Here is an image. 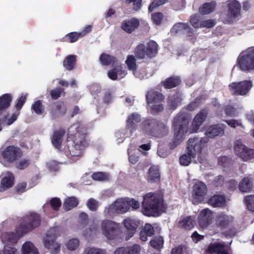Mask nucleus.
<instances>
[{"instance_id":"34","label":"nucleus","mask_w":254,"mask_h":254,"mask_svg":"<svg viewBox=\"0 0 254 254\" xmlns=\"http://www.w3.org/2000/svg\"><path fill=\"white\" fill-rule=\"evenodd\" d=\"M216 7V2L215 1H211L210 2H205L201 5L199 8V11L203 15L208 14L213 12Z\"/></svg>"},{"instance_id":"43","label":"nucleus","mask_w":254,"mask_h":254,"mask_svg":"<svg viewBox=\"0 0 254 254\" xmlns=\"http://www.w3.org/2000/svg\"><path fill=\"white\" fill-rule=\"evenodd\" d=\"M79 38H82L79 32H72L66 34L63 38V41L68 43H74Z\"/></svg>"},{"instance_id":"48","label":"nucleus","mask_w":254,"mask_h":254,"mask_svg":"<svg viewBox=\"0 0 254 254\" xmlns=\"http://www.w3.org/2000/svg\"><path fill=\"white\" fill-rule=\"evenodd\" d=\"M245 202L248 209L252 212H254V195L246 196L245 197Z\"/></svg>"},{"instance_id":"41","label":"nucleus","mask_w":254,"mask_h":254,"mask_svg":"<svg viewBox=\"0 0 254 254\" xmlns=\"http://www.w3.org/2000/svg\"><path fill=\"white\" fill-rule=\"evenodd\" d=\"M150 244L153 248L157 250H160L163 247V238L160 236L153 237L150 241Z\"/></svg>"},{"instance_id":"59","label":"nucleus","mask_w":254,"mask_h":254,"mask_svg":"<svg viewBox=\"0 0 254 254\" xmlns=\"http://www.w3.org/2000/svg\"><path fill=\"white\" fill-rule=\"evenodd\" d=\"M30 164V160L27 159H23L16 164V168L19 170H24Z\"/></svg>"},{"instance_id":"42","label":"nucleus","mask_w":254,"mask_h":254,"mask_svg":"<svg viewBox=\"0 0 254 254\" xmlns=\"http://www.w3.org/2000/svg\"><path fill=\"white\" fill-rule=\"evenodd\" d=\"M125 63L129 70L134 71L137 69V65L136 64V59L133 55H128Z\"/></svg>"},{"instance_id":"45","label":"nucleus","mask_w":254,"mask_h":254,"mask_svg":"<svg viewBox=\"0 0 254 254\" xmlns=\"http://www.w3.org/2000/svg\"><path fill=\"white\" fill-rule=\"evenodd\" d=\"M49 204L54 210L59 211L62 205V201L60 198L55 197L50 199Z\"/></svg>"},{"instance_id":"13","label":"nucleus","mask_w":254,"mask_h":254,"mask_svg":"<svg viewBox=\"0 0 254 254\" xmlns=\"http://www.w3.org/2000/svg\"><path fill=\"white\" fill-rule=\"evenodd\" d=\"M234 151L243 161H247L254 158V149L247 147L239 140L235 143Z\"/></svg>"},{"instance_id":"44","label":"nucleus","mask_w":254,"mask_h":254,"mask_svg":"<svg viewBox=\"0 0 254 254\" xmlns=\"http://www.w3.org/2000/svg\"><path fill=\"white\" fill-rule=\"evenodd\" d=\"M31 109L37 115L42 114L44 111V108L41 100H39L34 102L32 105Z\"/></svg>"},{"instance_id":"8","label":"nucleus","mask_w":254,"mask_h":254,"mask_svg":"<svg viewBox=\"0 0 254 254\" xmlns=\"http://www.w3.org/2000/svg\"><path fill=\"white\" fill-rule=\"evenodd\" d=\"M237 64L241 70H254V47L248 48L239 55Z\"/></svg>"},{"instance_id":"55","label":"nucleus","mask_w":254,"mask_h":254,"mask_svg":"<svg viewBox=\"0 0 254 254\" xmlns=\"http://www.w3.org/2000/svg\"><path fill=\"white\" fill-rule=\"evenodd\" d=\"M85 254H106V251L101 249L87 248L84 251Z\"/></svg>"},{"instance_id":"32","label":"nucleus","mask_w":254,"mask_h":254,"mask_svg":"<svg viewBox=\"0 0 254 254\" xmlns=\"http://www.w3.org/2000/svg\"><path fill=\"white\" fill-rule=\"evenodd\" d=\"M207 251L211 254H228V252L224 249V245L220 243L210 244Z\"/></svg>"},{"instance_id":"3","label":"nucleus","mask_w":254,"mask_h":254,"mask_svg":"<svg viewBox=\"0 0 254 254\" xmlns=\"http://www.w3.org/2000/svg\"><path fill=\"white\" fill-rule=\"evenodd\" d=\"M74 129V131L68 134V139H71L73 142V145L69 148V153L73 157L80 156L83 154V151L89 144L87 129L80 124L73 125L70 128V129Z\"/></svg>"},{"instance_id":"56","label":"nucleus","mask_w":254,"mask_h":254,"mask_svg":"<svg viewBox=\"0 0 254 254\" xmlns=\"http://www.w3.org/2000/svg\"><path fill=\"white\" fill-rule=\"evenodd\" d=\"M224 184V178L222 175H219L215 177L213 181L212 182V184L213 186L218 188L221 187L223 186Z\"/></svg>"},{"instance_id":"21","label":"nucleus","mask_w":254,"mask_h":254,"mask_svg":"<svg viewBox=\"0 0 254 254\" xmlns=\"http://www.w3.org/2000/svg\"><path fill=\"white\" fill-rule=\"evenodd\" d=\"M227 18L229 21H232L233 19L240 14L241 4L237 0H233L229 2Z\"/></svg>"},{"instance_id":"37","label":"nucleus","mask_w":254,"mask_h":254,"mask_svg":"<svg viewBox=\"0 0 254 254\" xmlns=\"http://www.w3.org/2000/svg\"><path fill=\"white\" fill-rule=\"evenodd\" d=\"M22 254H38V252L31 242H26L22 245Z\"/></svg>"},{"instance_id":"5","label":"nucleus","mask_w":254,"mask_h":254,"mask_svg":"<svg viewBox=\"0 0 254 254\" xmlns=\"http://www.w3.org/2000/svg\"><path fill=\"white\" fill-rule=\"evenodd\" d=\"M207 142V138L194 137L189 139L187 144V154H184L180 157V164L188 166L191 162V159L197 156L198 160L202 163L203 159L201 157V151Z\"/></svg>"},{"instance_id":"7","label":"nucleus","mask_w":254,"mask_h":254,"mask_svg":"<svg viewBox=\"0 0 254 254\" xmlns=\"http://www.w3.org/2000/svg\"><path fill=\"white\" fill-rule=\"evenodd\" d=\"M215 225L217 228L225 230L222 233L225 237H234L237 231L234 225V218L230 215L224 213L217 214L215 218Z\"/></svg>"},{"instance_id":"29","label":"nucleus","mask_w":254,"mask_h":254,"mask_svg":"<svg viewBox=\"0 0 254 254\" xmlns=\"http://www.w3.org/2000/svg\"><path fill=\"white\" fill-rule=\"evenodd\" d=\"M148 181L150 183H156L160 181V173L159 168L157 166H151L148 171Z\"/></svg>"},{"instance_id":"36","label":"nucleus","mask_w":254,"mask_h":254,"mask_svg":"<svg viewBox=\"0 0 254 254\" xmlns=\"http://www.w3.org/2000/svg\"><path fill=\"white\" fill-rule=\"evenodd\" d=\"M100 61L104 65H113L116 62V58L111 55L102 53L99 58Z\"/></svg>"},{"instance_id":"16","label":"nucleus","mask_w":254,"mask_h":254,"mask_svg":"<svg viewBox=\"0 0 254 254\" xmlns=\"http://www.w3.org/2000/svg\"><path fill=\"white\" fill-rule=\"evenodd\" d=\"M66 112V106L62 101L54 102L51 105L50 114L53 120L64 116Z\"/></svg>"},{"instance_id":"26","label":"nucleus","mask_w":254,"mask_h":254,"mask_svg":"<svg viewBox=\"0 0 254 254\" xmlns=\"http://www.w3.org/2000/svg\"><path fill=\"white\" fill-rule=\"evenodd\" d=\"M224 134L223 127L219 125H211L206 130V136L208 138H214L216 136H222Z\"/></svg>"},{"instance_id":"47","label":"nucleus","mask_w":254,"mask_h":254,"mask_svg":"<svg viewBox=\"0 0 254 254\" xmlns=\"http://www.w3.org/2000/svg\"><path fill=\"white\" fill-rule=\"evenodd\" d=\"M190 22L194 28L200 27L201 17L199 15H193L190 17Z\"/></svg>"},{"instance_id":"24","label":"nucleus","mask_w":254,"mask_h":254,"mask_svg":"<svg viewBox=\"0 0 254 254\" xmlns=\"http://www.w3.org/2000/svg\"><path fill=\"white\" fill-rule=\"evenodd\" d=\"M182 82V79L180 76L172 75L162 81L163 87L166 89H170L179 86Z\"/></svg>"},{"instance_id":"62","label":"nucleus","mask_w":254,"mask_h":254,"mask_svg":"<svg viewBox=\"0 0 254 254\" xmlns=\"http://www.w3.org/2000/svg\"><path fill=\"white\" fill-rule=\"evenodd\" d=\"M27 183L22 182L18 184L14 188V191L18 194H21L25 191Z\"/></svg>"},{"instance_id":"58","label":"nucleus","mask_w":254,"mask_h":254,"mask_svg":"<svg viewBox=\"0 0 254 254\" xmlns=\"http://www.w3.org/2000/svg\"><path fill=\"white\" fill-rule=\"evenodd\" d=\"M92 178L96 181H104L108 179V175L105 173L99 172L93 173Z\"/></svg>"},{"instance_id":"6","label":"nucleus","mask_w":254,"mask_h":254,"mask_svg":"<svg viewBox=\"0 0 254 254\" xmlns=\"http://www.w3.org/2000/svg\"><path fill=\"white\" fill-rule=\"evenodd\" d=\"M141 128L145 134L159 138L166 136L169 131L166 124L160 120L154 118L144 121L141 123Z\"/></svg>"},{"instance_id":"30","label":"nucleus","mask_w":254,"mask_h":254,"mask_svg":"<svg viewBox=\"0 0 254 254\" xmlns=\"http://www.w3.org/2000/svg\"><path fill=\"white\" fill-rule=\"evenodd\" d=\"M140 250L139 245L134 244L132 246L118 248L114 254H138Z\"/></svg>"},{"instance_id":"50","label":"nucleus","mask_w":254,"mask_h":254,"mask_svg":"<svg viewBox=\"0 0 254 254\" xmlns=\"http://www.w3.org/2000/svg\"><path fill=\"white\" fill-rule=\"evenodd\" d=\"M232 162V159L226 156L220 157L218 161V164L224 167H227L231 164Z\"/></svg>"},{"instance_id":"63","label":"nucleus","mask_w":254,"mask_h":254,"mask_svg":"<svg viewBox=\"0 0 254 254\" xmlns=\"http://www.w3.org/2000/svg\"><path fill=\"white\" fill-rule=\"evenodd\" d=\"M87 205L91 211H95L98 207V202L95 199L90 198L87 202Z\"/></svg>"},{"instance_id":"64","label":"nucleus","mask_w":254,"mask_h":254,"mask_svg":"<svg viewBox=\"0 0 254 254\" xmlns=\"http://www.w3.org/2000/svg\"><path fill=\"white\" fill-rule=\"evenodd\" d=\"M115 68L117 71L118 76H119L120 79L124 77L125 75L127 74V72L125 68L122 66V65L116 66Z\"/></svg>"},{"instance_id":"1","label":"nucleus","mask_w":254,"mask_h":254,"mask_svg":"<svg viewBox=\"0 0 254 254\" xmlns=\"http://www.w3.org/2000/svg\"><path fill=\"white\" fill-rule=\"evenodd\" d=\"M208 114V110L204 108L195 116L190 129L189 128L190 115L185 112H180L174 118L172 123L174 130V138L169 143V148L173 149L185 139L186 133L197 132L200 126L205 121Z\"/></svg>"},{"instance_id":"23","label":"nucleus","mask_w":254,"mask_h":254,"mask_svg":"<svg viewBox=\"0 0 254 254\" xmlns=\"http://www.w3.org/2000/svg\"><path fill=\"white\" fill-rule=\"evenodd\" d=\"M141 121L140 116L137 113H133L128 116L127 120V128L130 132H134L137 127V124Z\"/></svg>"},{"instance_id":"53","label":"nucleus","mask_w":254,"mask_h":254,"mask_svg":"<svg viewBox=\"0 0 254 254\" xmlns=\"http://www.w3.org/2000/svg\"><path fill=\"white\" fill-rule=\"evenodd\" d=\"M27 97L26 95H21L15 101V107L17 110L19 111L26 101Z\"/></svg>"},{"instance_id":"28","label":"nucleus","mask_w":254,"mask_h":254,"mask_svg":"<svg viewBox=\"0 0 254 254\" xmlns=\"http://www.w3.org/2000/svg\"><path fill=\"white\" fill-rule=\"evenodd\" d=\"M65 131L63 129L55 130L53 132L52 138V142L54 147L60 149L62 147V143L63 140V137L64 135Z\"/></svg>"},{"instance_id":"27","label":"nucleus","mask_w":254,"mask_h":254,"mask_svg":"<svg viewBox=\"0 0 254 254\" xmlns=\"http://www.w3.org/2000/svg\"><path fill=\"white\" fill-rule=\"evenodd\" d=\"M226 202V198L224 195L215 194L210 196L207 203L213 207L223 206Z\"/></svg>"},{"instance_id":"35","label":"nucleus","mask_w":254,"mask_h":254,"mask_svg":"<svg viewBox=\"0 0 254 254\" xmlns=\"http://www.w3.org/2000/svg\"><path fill=\"white\" fill-rule=\"evenodd\" d=\"M240 190L243 192L251 191L253 189V183L251 179L248 177L243 178L239 184Z\"/></svg>"},{"instance_id":"51","label":"nucleus","mask_w":254,"mask_h":254,"mask_svg":"<svg viewBox=\"0 0 254 254\" xmlns=\"http://www.w3.org/2000/svg\"><path fill=\"white\" fill-rule=\"evenodd\" d=\"M79 245V241L76 238H73L69 240L66 247L70 251H73L76 250Z\"/></svg>"},{"instance_id":"12","label":"nucleus","mask_w":254,"mask_h":254,"mask_svg":"<svg viewBox=\"0 0 254 254\" xmlns=\"http://www.w3.org/2000/svg\"><path fill=\"white\" fill-rule=\"evenodd\" d=\"M252 82L250 80L233 82L229 85V90L234 95H245L251 90Z\"/></svg>"},{"instance_id":"25","label":"nucleus","mask_w":254,"mask_h":254,"mask_svg":"<svg viewBox=\"0 0 254 254\" xmlns=\"http://www.w3.org/2000/svg\"><path fill=\"white\" fill-rule=\"evenodd\" d=\"M139 25V20L135 18L125 20L122 24V28L128 33H131L138 28Z\"/></svg>"},{"instance_id":"61","label":"nucleus","mask_w":254,"mask_h":254,"mask_svg":"<svg viewBox=\"0 0 254 254\" xmlns=\"http://www.w3.org/2000/svg\"><path fill=\"white\" fill-rule=\"evenodd\" d=\"M142 231L145 232L149 237L152 236L155 233L153 226L151 224L148 223L145 224Z\"/></svg>"},{"instance_id":"46","label":"nucleus","mask_w":254,"mask_h":254,"mask_svg":"<svg viewBox=\"0 0 254 254\" xmlns=\"http://www.w3.org/2000/svg\"><path fill=\"white\" fill-rule=\"evenodd\" d=\"M111 210H114L117 213H123L127 211V208L124 206V204L116 203L113 205H111L109 207Z\"/></svg>"},{"instance_id":"18","label":"nucleus","mask_w":254,"mask_h":254,"mask_svg":"<svg viewBox=\"0 0 254 254\" xmlns=\"http://www.w3.org/2000/svg\"><path fill=\"white\" fill-rule=\"evenodd\" d=\"M123 224L127 229L126 240H128L134 235L138 226V222L134 219L127 218L123 221Z\"/></svg>"},{"instance_id":"15","label":"nucleus","mask_w":254,"mask_h":254,"mask_svg":"<svg viewBox=\"0 0 254 254\" xmlns=\"http://www.w3.org/2000/svg\"><path fill=\"white\" fill-rule=\"evenodd\" d=\"M3 159L8 163H13L22 155L20 148L13 145L6 147L3 150L0 151Z\"/></svg>"},{"instance_id":"40","label":"nucleus","mask_w":254,"mask_h":254,"mask_svg":"<svg viewBox=\"0 0 254 254\" xmlns=\"http://www.w3.org/2000/svg\"><path fill=\"white\" fill-rule=\"evenodd\" d=\"M181 101L182 98L178 93L169 96L168 97V103L172 109H175Z\"/></svg>"},{"instance_id":"49","label":"nucleus","mask_w":254,"mask_h":254,"mask_svg":"<svg viewBox=\"0 0 254 254\" xmlns=\"http://www.w3.org/2000/svg\"><path fill=\"white\" fill-rule=\"evenodd\" d=\"M63 93H64V89L59 87L51 90L50 94L51 98L55 100L60 98Z\"/></svg>"},{"instance_id":"19","label":"nucleus","mask_w":254,"mask_h":254,"mask_svg":"<svg viewBox=\"0 0 254 254\" xmlns=\"http://www.w3.org/2000/svg\"><path fill=\"white\" fill-rule=\"evenodd\" d=\"M12 100V96L10 93H5L0 96V116H4L7 119V109L10 107Z\"/></svg>"},{"instance_id":"60","label":"nucleus","mask_w":254,"mask_h":254,"mask_svg":"<svg viewBox=\"0 0 254 254\" xmlns=\"http://www.w3.org/2000/svg\"><path fill=\"white\" fill-rule=\"evenodd\" d=\"M166 0H154L148 7V11L152 12L153 10L159 6L163 4L166 2Z\"/></svg>"},{"instance_id":"17","label":"nucleus","mask_w":254,"mask_h":254,"mask_svg":"<svg viewBox=\"0 0 254 254\" xmlns=\"http://www.w3.org/2000/svg\"><path fill=\"white\" fill-rule=\"evenodd\" d=\"M173 29L177 33H180L188 38L193 39L195 37L194 30L186 23H178L173 26Z\"/></svg>"},{"instance_id":"38","label":"nucleus","mask_w":254,"mask_h":254,"mask_svg":"<svg viewBox=\"0 0 254 254\" xmlns=\"http://www.w3.org/2000/svg\"><path fill=\"white\" fill-rule=\"evenodd\" d=\"M78 204L77 199L73 196L68 197L64 202L63 207L65 210L68 211L76 207Z\"/></svg>"},{"instance_id":"20","label":"nucleus","mask_w":254,"mask_h":254,"mask_svg":"<svg viewBox=\"0 0 254 254\" xmlns=\"http://www.w3.org/2000/svg\"><path fill=\"white\" fill-rule=\"evenodd\" d=\"M212 219V213L210 210L208 208L202 209L198 216V223L199 226L202 228H206L211 222Z\"/></svg>"},{"instance_id":"22","label":"nucleus","mask_w":254,"mask_h":254,"mask_svg":"<svg viewBox=\"0 0 254 254\" xmlns=\"http://www.w3.org/2000/svg\"><path fill=\"white\" fill-rule=\"evenodd\" d=\"M164 99V95L158 91L151 90L146 95V103L148 105L152 103H160Z\"/></svg>"},{"instance_id":"9","label":"nucleus","mask_w":254,"mask_h":254,"mask_svg":"<svg viewBox=\"0 0 254 254\" xmlns=\"http://www.w3.org/2000/svg\"><path fill=\"white\" fill-rule=\"evenodd\" d=\"M158 46L156 42L150 41L145 46L143 44L138 45L134 50V56L139 60L145 58L152 59L157 55Z\"/></svg>"},{"instance_id":"33","label":"nucleus","mask_w":254,"mask_h":254,"mask_svg":"<svg viewBox=\"0 0 254 254\" xmlns=\"http://www.w3.org/2000/svg\"><path fill=\"white\" fill-rule=\"evenodd\" d=\"M76 63V56L69 55L66 56L63 62V66L67 70L74 69Z\"/></svg>"},{"instance_id":"31","label":"nucleus","mask_w":254,"mask_h":254,"mask_svg":"<svg viewBox=\"0 0 254 254\" xmlns=\"http://www.w3.org/2000/svg\"><path fill=\"white\" fill-rule=\"evenodd\" d=\"M14 177L11 174L3 177L0 181V191H4L12 187L14 184Z\"/></svg>"},{"instance_id":"4","label":"nucleus","mask_w":254,"mask_h":254,"mask_svg":"<svg viewBox=\"0 0 254 254\" xmlns=\"http://www.w3.org/2000/svg\"><path fill=\"white\" fill-rule=\"evenodd\" d=\"M167 207L164 204L163 195L160 193L149 192L143 196L142 209L147 216H158L165 212Z\"/></svg>"},{"instance_id":"14","label":"nucleus","mask_w":254,"mask_h":254,"mask_svg":"<svg viewBox=\"0 0 254 254\" xmlns=\"http://www.w3.org/2000/svg\"><path fill=\"white\" fill-rule=\"evenodd\" d=\"M102 234L108 239L114 240L117 235L118 224L110 220H104L101 224Z\"/></svg>"},{"instance_id":"57","label":"nucleus","mask_w":254,"mask_h":254,"mask_svg":"<svg viewBox=\"0 0 254 254\" xmlns=\"http://www.w3.org/2000/svg\"><path fill=\"white\" fill-rule=\"evenodd\" d=\"M152 19L156 25H160L163 20V15L161 12H155L152 14Z\"/></svg>"},{"instance_id":"52","label":"nucleus","mask_w":254,"mask_h":254,"mask_svg":"<svg viewBox=\"0 0 254 254\" xmlns=\"http://www.w3.org/2000/svg\"><path fill=\"white\" fill-rule=\"evenodd\" d=\"M124 2L126 4L132 3V8L135 11L139 10L142 6V0H124Z\"/></svg>"},{"instance_id":"2","label":"nucleus","mask_w":254,"mask_h":254,"mask_svg":"<svg viewBox=\"0 0 254 254\" xmlns=\"http://www.w3.org/2000/svg\"><path fill=\"white\" fill-rule=\"evenodd\" d=\"M41 224V216L35 212H30L22 217L15 232L6 233L3 235L4 240L10 244H16L23 235L38 227Z\"/></svg>"},{"instance_id":"54","label":"nucleus","mask_w":254,"mask_h":254,"mask_svg":"<svg viewBox=\"0 0 254 254\" xmlns=\"http://www.w3.org/2000/svg\"><path fill=\"white\" fill-rule=\"evenodd\" d=\"M200 99H195L194 101L191 102L188 105L187 110L190 111H193L195 110L200 105Z\"/></svg>"},{"instance_id":"39","label":"nucleus","mask_w":254,"mask_h":254,"mask_svg":"<svg viewBox=\"0 0 254 254\" xmlns=\"http://www.w3.org/2000/svg\"><path fill=\"white\" fill-rule=\"evenodd\" d=\"M179 226L182 229L190 230L193 227V220L191 216H187L179 222Z\"/></svg>"},{"instance_id":"10","label":"nucleus","mask_w":254,"mask_h":254,"mask_svg":"<svg viewBox=\"0 0 254 254\" xmlns=\"http://www.w3.org/2000/svg\"><path fill=\"white\" fill-rule=\"evenodd\" d=\"M57 233L56 228H52L48 231L43 240L44 246L51 251V254H58L61 251V244L56 241Z\"/></svg>"},{"instance_id":"11","label":"nucleus","mask_w":254,"mask_h":254,"mask_svg":"<svg viewBox=\"0 0 254 254\" xmlns=\"http://www.w3.org/2000/svg\"><path fill=\"white\" fill-rule=\"evenodd\" d=\"M208 189L205 183L201 181L197 182L192 187L191 197L192 203L198 204L202 202L207 194Z\"/></svg>"}]
</instances>
